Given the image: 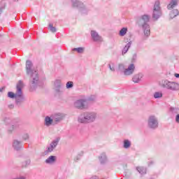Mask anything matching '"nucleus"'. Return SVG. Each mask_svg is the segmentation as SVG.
<instances>
[{
  "mask_svg": "<svg viewBox=\"0 0 179 179\" xmlns=\"http://www.w3.org/2000/svg\"><path fill=\"white\" fill-rule=\"evenodd\" d=\"M96 120V115L94 113H85L84 115H80L78 118V122L81 124L85 122H92Z\"/></svg>",
  "mask_w": 179,
  "mask_h": 179,
  "instance_id": "1",
  "label": "nucleus"
},
{
  "mask_svg": "<svg viewBox=\"0 0 179 179\" xmlns=\"http://www.w3.org/2000/svg\"><path fill=\"white\" fill-rule=\"evenodd\" d=\"M31 66H33L31 62L27 60L26 62L27 73H28V75H31V76H32V78L34 79L33 83H34L35 81L37 82V80H38V77L37 76V71H34L33 73V70H31Z\"/></svg>",
  "mask_w": 179,
  "mask_h": 179,
  "instance_id": "2",
  "label": "nucleus"
},
{
  "mask_svg": "<svg viewBox=\"0 0 179 179\" xmlns=\"http://www.w3.org/2000/svg\"><path fill=\"white\" fill-rule=\"evenodd\" d=\"M22 87H23V83L20 81L17 85V92L16 94L13 93V92H9L8 93V97L10 99H17V97H22Z\"/></svg>",
  "mask_w": 179,
  "mask_h": 179,
  "instance_id": "3",
  "label": "nucleus"
},
{
  "mask_svg": "<svg viewBox=\"0 0 179 179\" xmlns=\"http://www.w3.org/2000/svg\"><path fill=\"white\" fill-rule=\"evenodd\" d=\"M162 16V10H160V2L157 1L154 6L152 13V18L154 20H157Z\"/></svg>",
  "mask_w": 179,
  "mask_h": 179,
  "instance_id": "4",
  "label": "nucleus"
},
{
  "mask_svg": "<svg viewBox=\"0 0 179 179\" xmlns=\"http://www.w3.org/2000/svg\"><path fill=\"white\" fill-rule=\"evenodd\" d=\"M166 89H169V90H172L173 92H177L179 90V84L176 82L168 81L166 83Z\"/></svg>",
  "mask_w": 179,
  "mask_h": 179,
  "instance_id": "5",
  "label": "nucleus"
},
{
  "mask_svg": "<svg viewBox=\"0 0 179 179\" xmlns=\"http://www.w3.org/2000/svg\"><path fill=\"white\" fill-rule=\"evenodd\" d=\"M148 125L150 128H157V120L155 116H150L148 120Z\"/></svg>",
  "mask_w": 179,
  "mask_h": 179,
  "instance_id": "6",
  "label": "nucleus"
},
{
  "mask_svg": "<svg viewBox=\"0 0 179 179\" xmlns=\"http://www.w3.org/2000/svg\"><path fill=\"white\" fill-rule=\"evenodd\" d=\"M74 106L76 108L83 109L86 108V102L84 100H78L75 102Z\"/></svg>",
  "mask_w": 179,
  "mask_h": 179,
  "instance_id": "7",
  "label": "nucleus"
},
{
  "mask_svg": "<svg viewBox=\"0 0 179 179\" xmlns=\"http://www.w3.org/2000/svg\"><path fill=\"white\" fill-rule=\"evenodd\" d=\"M134 71H135V66L131 64L124 70V73L126 76H129V75H132L134 73Z\"/></svg>",
  "mask_w": 179,
  "mask_h": 179,
  "instance_id": "8",
  "label": "nucleus"
},
{
  "mask_svg": "<svg viewBox=\"0 0 179 179\" xmlns=\"http://www.w3.org/2000/svg\"><path fill=\"white\" fill-rule=\"evenodd\" d=\"M91 36L94 41H101V36H99V34L95 31H91Z\"/></svg>",
  "mask_w": 179,
  "mask_h": 179,
  "instance_id": "9",
  "label": "nucleus"
},
{
  "mask_svg": "<svg viewBox=\"0 0 179 179\" xmlns=\"http://www.w3.org/2000/svg\"><path fill=\"white\" fill-rule=\"evenodd\" d=\"M144 29V34L145 36H146L147 37H149V36H150V27H149L148 24H144L143 26Z\"/></svg>",
  "mask_w": 179,
  "mask_h": 179,
  "instance_id": "10",
  "label": "nucleus"
},
{
  "mask_svg": "<svg viewBox=\"0 0 179 179\" xmlns=\"http://www.w3.org/2000/svg\"><path fill=\"white\" fill-rule=\"evenodd\" d=\"M177 5V0H172L171 3L168 5V9H173L174 6Z\"/></svg>",
  "mask_w": 179,
  "mask_h": 179,
  "instance_id": "11",
  "label": "nucleus"
},
{
  "mask_svg": "<svg viewBox=\"0 0 179 179\" xmlns=\"http://www.w3.org/2000/svg\"><path fill=\"white\" fill-rule=\"evenodd\" d=\"M57 145H58V142H57V141H53V142L50 144V147L48 148V152H52V150H54V148H55V146H57Z\"/></svg>",
  "mask_w": 179,
  "mask_h": 179,
  "instance_id": "12",
  "label": "nucleus"
},
{
  "mask_svg": "<svg viewBox=\"0 0 179 179\" xmlns=\"http://www.w3.org/2000/svg\"><path fill=\"white\" fill-rule=\"evenodd\" d=\"M178 13L179 12L177 9L172 10L170 13L171 18L173 19V17H176V16H178Z\"/></svg>",
  "mask_w": 179,
  "mask_h": 179,
  "instance_id": "13",
  "label": "nucleus"
},
{
  "mask_svg": "<svg viewBox=\"0 0 179 179\" xmlns=\"http://www.w3.org/2000/svg\"><path fill=\"white\" fill-rule=\"evenodd\" d=\"M46 163L51 164L54 163L55 162V156H50L46 160Z\"/></svg>",
  "mask_w": 179,
  "mask_h": 179,
  "instance_id": "14",
  "label": "nucleus"
},
{
  "mask_svg": "<svg viewBox=\"0 0 179 179\" xmlns=\"http://www.w3.org/2000/svg\"><path fill=\"white\" fill-rule=\"evenodd\" d=\"M127 31H128V29L127 28H122L119 34L120 36H121L122 37L125 36V34H127Z\"/></svg>",
  "mask_w": 179,
  "mask_h": 179,
  "instance_id": "15",
  "label": "nucleus"
},
{
  "mask_svg": "<svg viewBox=\"0 0 179 179\" xmlns=\"http://www.w3.org/2000/svg\"><path fill=\"white\" fill-rule=\"evenodd\" d=\"M137 171H138L140 174H146V169L141 166L137 167Z\"/></svg>",
  "mask_w": 179,
  "mask_h": 179,
  "instance_id": "16",
  "label": "nucleus"
},
{
  "mask_svg": "<svg viewBox=\"0 0 179 179\" xmlns=\"http://www.w3.org/2000/svg\"><path fill=\"white\" fill-rule=\"evenodd\" d=\"M45 125L49 127V125H51L52 124V120L48 117H46L45 120Z\"/></svg>",
  "mask_w": 179,
  "mask_h": 179,
  "instance_id": "17",
  "label": "nucleus"
},
{
  "mask_svg": "<svg viewBox=\"0 0 179 179\" xmlns=\"http://www.w3.org/2000/svg\"><path fill=\"white\" fill-rule=\"evenodd\" d=\"M141 78L142 77H141L139 75H136L133 77V82H134V83H138Z\"/></svg>",
  "mask_w": 179,
  "mask_h": 179,
  "instance_id": "18",
  "label": "nucleus"
},
{
  "mask_svg": "<svg viewBox=\"0 0 179 179\" xmlns=\"http://www.w3.org/2000/svg\"><path fill=\"white\" fill-rule=\"evenodd\" d=\"M129 146H131V142H129V141H128V140H125L124 142V148L125 149H128V148H129Z\"/></svg>",
  "mask_w": 179,
  "mask_h": 179,
  "instance_id": "19",
  "label": "nucleus"
},
{
  "mask_svg": "<svg viewBox=\"0 0 179 179\" xmlns=\"http://www.w3.org/2000/svg\"><path fill=\"white\" fill-rule=\"evenodd\" d=\"M142 20H143L145 23L149 22V16L147 15H143V16H142Z\"/></svg>",
  "mask_w": 179,
  "mask_h": 179,
  "instance_id": "20",
  "label": "nucleus"
},
{
  "mask_svg": "<svg viewBox=\"0 0 179 179\" xmlns=\"http://www.w3.org/2000/svg\"><path fill=\"white\" fill-rule=\"evenodd\" d=\"M84 50L85 49L83 48H77L73 49V51H77V52L82 53L83 52Z\"/></svg>",
  "mask_w": 179,
  "mask_h": 179,
  "instance_id": "21",
  "label": "nucleus"
},
{
  "mask_svg": "<svg viewBox=\"0 0 179 179\" xmlns=\"http://www.w3.org/2000/svg\"><path fill=\"white\" fill-rule=\"evenodd\" d=\"M162 96H163V94L161 92H155L154 94L155 99H159V98L162 97Z\"/></svg>",
  "mask_w": 179,
  "mask_h": 179,
  "instance_id": "22",
  "label": "nucleus"
},
{
  "mask_svg": "<svg viewBox=\"0 0 179 179\" xmlns=\"http://www.w3.org/2000/svg\"><path fill=\"white\" fill-rule=\"evenodd\" d=\"M73 87V83L72 81H69L66 83V87L67 89H70V87Z\"/></svg>",
  "mask_w": 179,
  "mask_h": 179,
  "instance_id": "23",
  "label": "nucleus"
},
{
  "mask_svg": "<svg viewBox=\"0 0 179 179\" xmlns=\"http://www.w3.org/2000/svg\"><path fill=\"white\" fill-rule=\"evenodd\" d=\"M49 27L50 29L52 31V33H55V31H57V29H55V27L52 26V24H50Z\"/></svg>",
  "mask_w": 179,
  "mask_h": 179,
  "instance_id": "24",
  "label": "nucleus"
},
{
  "mask_svg": "<svg viewBox=\"0 0 179 179\" xmlns=\"http://www.w3.org/2000/svg\"><path fill=\"white\" fill-rule=\"evenodd\" d=\"M128 50H129V46H124V49L122 50V54H127Z\"/></svg>",
  "mask_w": 179,
  "mask_h": 179,
  "instance_id": "25",
  "label": "nucleus"
},
{
  "mask_svg": "<svg viewBox=\"0 0 179 179\" xmlns=\"http://www.w3.org/2000/svg\"><path fill=\"white\" fill-rule=\"evenodd\" d=\"M20 142L17 141H15L14 143H13V146L14 148H17V145H20Z\"/></svg>",
  "mask_w": 179,
  "mask_h": 179,
  "instance_id": "26",
  "label": "nucleus"
},
{
  "mask_svg": "<svg viewBox=\"0 0 179 179\" xmlns=\"http://www.w3.org/2000/svg\"><path fill=\"white\" fill-rule=\"evenodd\" d=\"M176 122H178V123H179V114L176 115Z\"/></svg>",
  "mask_w": 179,
  "mask_h": 179,
  "instance_id": "27",
  "label": "nucleus"
},
{
  "mask_svg": "<svg viewBox=\"0 0 179 179\" xmlns=\"http://www.w3.org/2000/svg\"><path fill=\"white\" fill-rule=\"evenodd\" d=\"M24 139H29V135L26 134L24 136Z\"/></svg>",
  "mask_w": 179,
  "mask_h": 179,
  "instance_id": "28",
  "label": "nucleus"
},
{
  "mask_svg": "<svg viewBox=\"0 0 179 179\" xmlns=\"http://www.w3.org/2000/svg\"><path fill=\"white\" fill-rule=\"evenodd\" d=\"M175 76H176V78H179V74L178 73H176Z\"/></svg>",
  "mask_w": 179,
  "mask_h": 179,
  "instance_id": "29",
  "label": "nucleus"
},
{
  "mask_svg": "<svg viewBox=\"0 0 179 179\" xmlns=\"http://www.w3.org/2000/svg\"><path fill=\"white\" fill-rule=\"evenodd\" d=\"M119 68H120V69L124 68V66L122 64H121V65L119 66Z\"/></svg>",
  "mask_w": 179,
  "mask_h": 179,
  "instance_id": "30",
  "label": "nucleus"
},
{
  "mask_svg": "<svg viewBox=\"0 0 179 179\" xmlns=\"http://www.w3.org/2000/svg\"><path fill=\"white\" fill-rule=\"evenodd\" d=\"M110 71H114V69H112L111 66H110Z\"/></svg>",
  "mask_w": 179,
  "mask_h": 179,
  "instance_id": "31",
  "label": "nucleus"
},
{
  "mask_svg": "<svg viewBox=\"0 0 179 179\" xmlns=\"http://www.w3.org/2000/svg\"><path fill=\"white\" fill-rule=\"evenodd\" d=\"M3 90V88L0 89V92H2Z\"/></svg>",
  "mask_w": 179,
  "mask_h": 179,
  "instance_id": "32",
  "label": "nucleus"
},
{
  "mask_svg": "<svg viewBox=\"0 0 179 179\" xmlns=\"http://www.w3.org/2000/svg\"><path fill=\"white\" fill-rule=\"evenodd\" d=\"M56 121H58V120H57V118H56Z\"/></svg>",
  "mask_w": 179,
  "mask_h": 179,
  "instance_id": "33",
  "label": "nucleus"
}]
</instances>
